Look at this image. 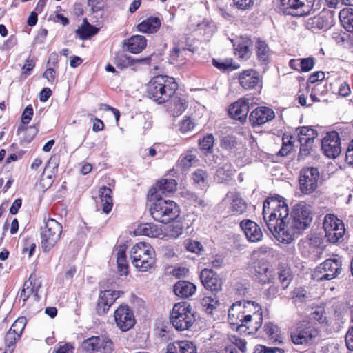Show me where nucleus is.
<instances>
[{"label": "nucleus", "instance_id": "60", "mask_svg": "<svg viewBox=\"0 0 353 353\" xmlns=\"http://www.w3.org/2000/svg\"><path fill=\"white\" fill-rule=\"evenodd\" d=\"M188 273V269L185 267L174 268L171 272V274L176 279L185 277Z\"/></svg>", "mask_w": 353, "mask_h": 353}, {"label": "nucleus", "instance_id": "55", "mask_svg": "<svg viewBox=\"0 0 353 353\" xmlns=\"http://www.w3.org/2000/svg\"><path fill=\"white\" fill-rule=\"evenodd\" d=\"M279 352L284 353V350L278 347H270L262 345H257L255 346L254 353H276Z\"/></svg>", "mask_w": 353, "mask_h": 353}, {"label": "nucleus", "instance_id": "18", "mask_svg": "<svg viewBox=\"0 0 353 353\" xmlns=\"http://www.w3.org/2000/svg\"><path fill=\"white\" fill-rule=\"evenodd\" d=\"M274 112L269 107L261 106L255 108L250 114L249 120L252 125H263L274 119Z\"/></svg>", "mask_w": 353, "mask_h": 353}, {"label": "nucleus", "instance_id": "4", "mask_svg": "<svg viewBox=\"0 0 353 353\" xmlns=\"http://www.w3.org/2000/svg\"><path fill=\"white\" fill-rule=\"evenodd\" d=\"M132 265L140 272H147L154 267L156 254L154 248L148 243L139 242L131 249Z\"/></svg>", "mask_w": 353, "mask_h": 353}, {"label": "nucleus", "instance_id": "36", "mask_svg": "<svg viewBox=\"0 0 353 353\" xmlns=\"http://www.w3.org/2000/svg\"><path fill=\"white\" fill-rule=\"evenodd\" d=\"M255 47L258 60L263 63H268L272 54V51L268 45L264 41L258 39Z\"/></svg>", "mask_w": 353, "mask_h": 353}, {"label": "nucleus", "instance_id": "19", "mask_svg": "<svg viewBox=\"0 0 353 353\" xmlns=\"http://www.w3.org/2000/svg\"><path fill=\"white\" fill-rule=\"evenodd\" d=\"M200 279L204 287L212 292H219L222 288V281L218 274L211 269L205 268L200 274Z\"/></svg>", "mask_w": 353, "mask_h": 353}, {"label": "nucleus", "instance_id": "40", "mask_svg": "<svg viewBox=\"0 0 353 353\" xmlns=\"http://www.w3.org/2000/svg\"><path fill=\"white\" fill-rule=\"evenodd\" d=\"M265 335L269 341L273 343H281L283 342L282 336L280 334L279 327L273 323H268L264 326Z\"/></svg>", "mask_w": 353, "mask_h": 353}, {"label": "nucleus", "instance_id": "57", "mask_svg": "<svg viewBox=\"0 0 353 353\" xmlns=\"http://www.w3.org/2000/svg\"><path fill=\"white\" fill-rule=\"evenodd\" d=\"M300 143L299 157H306L311 152L313 141H302Z\"/></svg>", "mask_w": 353, "mask_h": 353}, {"label": "nucleus", "instance_id": "1", "mask_svg": "<svg viewBox=\"0 0 353 353\" xmlns=\"http://www.w3.org/2000/svg\"><path fill=\"white\" fill-rule=\"evenodd\" d=\"M263 216L272 235L279 241L290 243L292 232L289 229V209L285 202L278 197L266 199L263 205Z\"/></svg>", "mask_w": 353, "mask_h": 353}, {"label": "nucleus", "instance_id": "38", "mask_svg": "<svg viewBox=\"0 0 353 353\" xmlns=\"http://www.w3.org/2000/svg\"><path fill=\"white\" fill-rule=\"evenodd\" d=\"M233 175L234 170L231 164L225 163L217 169L214 179L219 183H223L232 179Z\"/></svg>", "mask_w": 353, "mask_h": 353}, {"label": "nucleus", "instance_id": "31", "mask_svg": "<svg viewBox=\"0 0 353 353\" xmlns=\"http://www.w3.org/2000/svg\"><path fill=\"white\" fill-rule=\"evenodd\" d=\"M146 39L142 35H135L126 42L127 50L133 54L141 52L146 46Z\"/></svg>", "mask_w": 353, "mask_h": 353}, {"label": "nucleus", "instance_id": "45", "mask_svg": "<svg viewBox=\"0 0 353 353\" xmlns=\"http://www.w3.org/2000/svg\"><path fill=\"white\" fill-rule=\"evenodd\" d=\"M201 305L208 314H212L219 305V301L211 296H204L201 300Z\"/></svg>", "mask_w": 353, "mask_h": 353}, {"label": "nucleus", "instance_id": "12", "mask_svg": "<svg viewBox=\"0 0 353 353\" xmlns=\"http://www.w3.org/2000/svg\"><path fill=\"white\" fill-rule=\"evenodd\" d=\"M83 353H112L113 343L104 336H91L82 342Z\"/></svg>", "mask_w": 353, "mask_h": 353}, {"label": "nucleus", "instance_id": "33", "mask_svg": "<svg viewBox=\"0 0 353 353\" xmlns=\"http://www.w3.org/2000/svg\"><path fill=\"white\" fill-rule=\"evenodd\" d=\"M261 77L255 70H244V89H254L261 87Z\"/></svg>", "mask_w": 353, "mask_h": 353}, {"label": "nucleus", "instance_id": "51", "mask_svg": "<svg viewBox=\"0 0 353 353\" xmlns=\"http://www.w3.org/2000/svg\"><path fill=\"white\" fill-rule=\"evenodd\" d=\"M179 353H196L197 348L192 341L184 340L179 341Z\"/></svg>", "mask_w": 353, "mask_h": 353}, {"label": "nucleus", "instance_id": "35", "mask_svg": "<svg viewBox=\"0 0 353 353\" xmlns=\"http://www.w3.org/2000/svg\"><path fill=\"white\" fill-rule=\"evenodd\" d=\"M214 143V138L212 134H207L201 140L199 141L200 149L202 151H205V161L208 162V159L209 157H212L213 161L216 163L219 159L218 156H214L212 154L213 145Z\"/></svg>", "mask_w": 353, "mask_h": 353}, {"label": "nucleus", "instance_id": "54", "mask_svg": "<svg viewBox=\"0 0 353 353\" xmlns=\"http://www.w3.org/2000/svg\"><path fill=\"white\" fill-rule=\"evenodd\" d=\"M21 336L19 335L12 332L9 330L5 337L6 347L11 348V351H13L16 341Z\"/></svg>", "mask_w": 353, "mask_h": 353}, {"label": "nucleus", "instance_id": "16", "mask_svg": "<svg viewBox=\"0 0 353 353\" xmlns=\"http://www.w3.org/2000/svg\"><path fill=\"white\" fill-rule=\"evenodd\" d=\"M321 148L327 157L331 159L337 157L341 152V139L339 134L335 131L327 132L321 141Z\"/></svg>", "mask_w": 353, "mask_h": 353}, {"label": "nucleus", "instance_id": "39", "mask_svg": "<svg viewBox=\"0 0 353 353\" xmlns=\"http://www.w3.org/2000/svg\"><path fill=\"white\" fill-rule=\"evenodd\" d=\"M296 132L299 138V141H313L316 138L317 131L308 126H302L296 128Z\"/></svg>", "mask_w": 353, "mask_h": 353}, {"label": "nucleus", "instance_id": "41", "mask_svg": "<svg viewBox=\"0 0 353 353\" xmlns=\"http://www.w3.org/2000/svg\"><path fill=\"white\" fill-rule=\"evenodd\" d=\"M339 18L343 28L347 31L353 32V9H343L339 13Z\"/></svg>", "mask_w": 353, "mask_h": 353}, {"label": "nucleus", "instance_id": "46", "mask_svg": "<svg viewBox=\"0 0 353 353\" xmlns=\"http://www.w3.org/2000/svg\"><path fill=\"white\" fill-rule=\"evenodd\" d=\"M292 139V136L287 134L283 135L282 147L278 153L280 156L286 157L292 151L294 145Z\"/></svg>", "mask_w": 353, "mask_h": 353}, {"label": "nucleus", "instance_id": "47", "mask_svg": "<svg viewBox=\"0 0 353 353\" xmlns=\"http://www.w3.org/2000/svg\"><path fill=\"white\" fill-rule=\"evenodd\" d=\"M213 65L222 70H234L240 68V64L234 63L231 59H227L221 62L213 59Z\"/></svg>", "mask_w": 353, "mask_h": 353}, {"label": "nucleus", "instance_id": "24", "mask_svg": "<svg viewBox=\"0 0 353 353\" xmlns=\"http://www.w3.org/2000/svg\"><path fill=\"white\" fill-rule=\"evenodd\" d=\"M228 321L234 330H239L243 326V307L241 301H236L230 307Z\"/></svg>", "mask_w": 353, "mask_h": 353}, {"label": "nucleus", "instance_id": "3", "mask_svg": "<svg viewBox=\"0 0 353 353\" xmlns=\"http://www.w3.org/2000/svg\"><path fill=\"white\" fill-rule=\"evenodd\" d=\"M150 212L152 218L161 223H168L179 216V208L173 201L158 197L157 194H150Z\"/></svg>", "mask_w": 353, "mask_h": 353}, {"label": "nucleus", "instance_id": "27", "mask_svg": "<svg viewBox=\"0 0 353 353\" xmlns=\"http://www.w3.org/2000/svg\"><path fill=\"white\" fill-rule=\"evenodd\" d=\"M244 235L249 242L255 243L260 241L263 238V232L261 228L250 220L244 223Z\"/></svg>", "mask_w": 353, "mask_h": 353}, {"label": "nucleus", "instance_id": "10", "mask_svg": "<svg viewBox=\"0 0 353 353\" xmlns=\"http://www.w3.org/2000/svg\"><path fill=\"white\" fill-rule=\"evenodd\" d=\"M319 179V171L314 167L303 168L299 173V190L304 194L314 192L317 187Z\"/></svg>", "mask_w": 353, "mask_h": 353}, {"label": "nucleus", "instance_id": "5", "mask_svg": "<svg viewBox=\"0 0 353 353\" xmlns=\"http://www.w3.org/2000/svg\"><path fill=\"white\" fill-rule=\"evenodd\" d=\"M172 325L178 330H189L194 323L195 313L190 303L182 301L174 305L170 314Z\"/></svg>", "mask_w": 353, "mask_h": 353}, {"label": "nucleus", "instance_id": "64", "mask_svg": "<svg viewBox=\"0 0 353 353\" xmlns=\"http://www.w3.org/2000/svg\"><path fill=\"white\" fill-rule=\"evenodd\" d=\"M345 161L348 164L353 165V139L349 143L346 151Z\"/></svg>", "mask_w": 353, "mask_h": 353}, {"label": "nucleus", "instance_id": "37", "mask_svg": "<svg viewBox=\"0 0 353 353\" xmlns=\"http://www.w3.org/2000/svg\"><path fill=\"white\" fill-rule=\"evenodd\" d=\"M187 108V101L184 96L176 95L172 101L170 105V111L174 116L181 115Z\"/></svg>", "mask_w": 353, "mask_h": 353}, {"label": "nucleus", "instance_id": "9", "mask_svg": "<svg viewBox=\"0 0 353 353\" xmlns=\"http://www.w3.org/2000/svg\"><path fill=\"white\" fill-rule=\"evenodd\" d=\"M323 227L325 237L332 243H336L345 234V227L343 221L334 214H327L323 219Z\"/></svg>", "mask_w": 353, "mask_h": 353}, {"label": "nucleus", "instance_id": "26", "mask_svg": "<svg viewBox=\"0 0 353 353\" xmlns=\"http://www.w3.org/2000/svg\"><path fill=\"white\" fill-rule=\"evenodd\" d=\"M177 182L174 179H164L157 183L155 187L150 190L151 194H157L158 197L161 194L174 192L176 190Z\"/></svg>", "mask_w": 353, "mask_h": 353}, {"label": "nucleus", "instance_id": "25", "mask_svg": "<svg viewBox=\"0 0 353 353\" xmlns=\"http://www.w3.org/2000/svg\"><path fill=\"white\" fill-rule=\"evenodd\" d=\"M199 160L197 157L196 150L191 149L180 156L176 165L183 170H188L191 167L199 165Z\"/></svg>", "mask_w": 353, "mask_h": 353}, {"label": "nucleus", "instance_id": "63", "mask_svg": "<svg viewBox=\"0 0 353 353\" xmlns=\"http://www.w3.org/2000/svg\"><path fill=\"white\" fill-rule=\"evenodd\" d=\"M345 343L348 350H353V326L351 327L345 335Z\"/></svg>", "mask_w": 353, "mask_h": 353}, {"label": "nucleus", "instance_id": "15", "mask_svg": "<svg viewBox=\"0 0 353 353\" xmlns=\"http://www.w3.org/2000/svg\"><path fill=\"white\" fill-rule=\"evenodd\" d=\"M117 327L122 332L131 329L135 324V319L131 309L128 305H120L114 313Z\"/></svg>", "mask_w": 353, "mask_h": 353}, {"label": "nucleus", "instance_id": "30", "mask_svg": "<svg viewBox=\"0 0 353 353\" xmlns=\"http://www.w3.org/2000/svg\"><path fill=\"white\" fill-rule=\"evenodd\" d=\"M117 270L120 275H127L128 273V264L126 260V246L120 245L116 248Z\"/></svg>", "mask_w": 353, "mask_h": 353}, {"label": "nucleus", "instance_id": "14", "mask_svg": "<svg viewBox=\"0 0 353 353\" xmlns=\"http://www.w3.org/2000/svg\"><path fill=\"white\" fill-rule=\"evenodd\" d=\"M316 336V331L308 323L302 322L297 325L291 333V340L295 345H307L313 341Z\"/></svg>", "mask_w": 353, "mask_h": 353}, {"label": "nucleus", "instance_id": "56", "mask_svg": "<svg viewBox=\"0 0 353 353\" xmlns=\"http://www.w3.org/2000/svg\"><path fill=\"white\" fill-rule=\"evenodd\" d=\"M299 61L301 70L303 72H309L314 68V62L312 57L301 59Z\"/></svg>", "mask_w": 353, "mask_h": 353}, {"label": "nucleus", "instance_id": "62", "mask_svg": "<svg viewBox=\"0 0 353 353\" xmlns=\"http://www.w3.org/2000/svg\"><path fill=\"white\" fill-rule=\"evenodd\" d=\"M293 298L296 299L299 301H305V298H307L306 290L301 288L294 289L293 291Z\"/></svg>", "mask_w": 353, "mask_h": 353}, {"label": "nucleus", "instance_id": "20", "mask_svg": "<svg viewBox=\"0 0 353 353\" xmlns=\"http://www.w3.org/2000/svg\"><path fill=\"white\" fill-rule=\"evenodd\" d=\"M120 296V292L110 290L101 292L97 305V312L99 314L107 312L113 303Z\"/></svg>", "mask_w": 353, "mask_h": 353}, {"label": "nucleus", "instance_id": "61", "mask_svg": "<svg viewBox=\"0 0 353 353\" xmlns=\"http://www.w3.org/2000/svg\"><path fill=\"white\" fill-rule=\"evenodd\" d=\"M271 253V249L267 246H262L260 248L255 250L252 252L254 258H259L263 255H270Z\"/></svg>", "mask_w": 353, "mask_h": 353}, {"label": "nucleus", "instance_id": "8", "mask_svg": "<svg viewBox=\"0 0 353 353\" xmlns=\"http://www.w3.org/2000/svg\"><path fill=\"white\" fill-rule=\"evenodd\" d=\"M341 270L342 264L340 259H328L316 268L312 277L316 281H330L336 278Z\"/></svg>", "mask_w": 353, "mask_h": 353}, {"label": "nucleus", "instance_id": "6", "mask_svg": "<svg viewBox=\"0 0 353 353\" xmlns=\"http://www.w3.org/2000/svg\"><path fill=\"white\" fill-rule=\"evenodd\" d=\"M62 225L54 219H48L40 231L41 245L43 252H49L59 241Z\"/></svg>", "mask_w": 353, "mask_h": 353}, {"label": "nucleus", "instance_id": "44", "mask_svg": "<svg viewBox=\"0 0 353 353\" xmlns=\"http://www.w3.org/2000/svg\"><path fill=\"white\" fill-rule=\"evenodd\" d=\"M243 100L239 99L236 102L232 103L228 108L230 117L236 120L241 121L243 117Z\"/></svg>", "mask_w": 353, "mask_h": 353}, {"label": "nucleus", "instance_id": "32", "mask_svg": "<svg viewBox=\"0 0 353 353\" xmlns=\"http://www.w3.org/2000/svg\"><path fill=\"white\" fill-rule=\"evenodd\" d=\"M278 279L283 289H286L292 281V274L288 265L279 264L276 269Z\"/></svg>", "mask_w": 353, "mask_h": 353}, {"label": "nucleus", "instance_id": "17", "mask_svg": "<svg viewBox=\"0 0 353 353\" xmlns=\"http://www.w3.org/2000/svg\"><path fill=\"white\" fill-rule=\"evenodd\" d=\"M333 14L329 10H322L318 15L307 19L306 26L313 32L327 30L333 26Z\"/></svg>", "mask_w": 353, "mask_h": 353}, {"label": "nucleus", "instance_id": "43", "mask_svg": "<svg viewBox=\"0 0 353 353\" xmlns=\"http://www.w3.org/2000/svg\"><path fill=\"white\" fill-rule=\"evenodd\" d=\"M228 198L230 201L232 210L241 213V207L243 205L241 193L240 192L231 191L228 193Z\"/></svg>", "mask_w": 353, "mask_h": 353}, {"label": "nucleus", "instance_id": "11", "mask_svg": "<svg viewBox=\"0 0 353 353\" xmlns=\"http://www.w3.org/2000/svg\"><path fill=\"white\" fill-rule=\"evenodd\" d=\"M315 0H281V9L285 14L305 16L313 9Z\"/></svg>", "mask_w": 353, "mask_h": 353}, {"label": "nucleus", "instance_id": "29", "mask_svg": "<svg viewBox=\"0 0 353 353\" xmlns=\"http://www.w3.org/2000/svg\"><path fill=\"white\" fill-rule=\"evenodd\" d=\"M196 290V287L192 283L180 281L174 285V294L181 298H188L192 296Z\"/></svg>", "mask_w": 353, "mask_h": 353}, {"label": "nucleus", "instance_id": "52", "mask_svg": "<svg viewBox=\"0 0 353 353\" xmlns=\"http://www.w3.org/2000/svg\"><path fill=\"white\" fill-rule=\"evenodd\" d=\"M26 324L25 317L18 318L12 325L10 330L21 336Z\"/></svg>", "mask_w": 353, "mask_h": 353}, {"label": "nucleus", "instance_id": "22", "mask_svg": "<svg viewBox=\"0 0 353 353\" xmlns=\"http://www.w3.org/2000/svg\"><path fill=\"white\" fill-rule=\"evenodd\" d=\"M136 234L143 235L151 238L163 239L165 237L163 227L153 223H141L134 231Z\"/></svg>", "mask_w": 353, "mask_h": 353}, {"label": "nucleus", "instance_id": "28", "mask_svg": "<svg viewBox=\"0 0 353 353\" xmlns=\"http://www.w3.org/2000/svg\"><path fill=\"white\" fill-rule=\"evenodd\" d=\"M256 279L262 284L271 283L274 277L270 265L265 263H259L255 266Z\"/></svg>", "mask_w": 353, "mask_h": 353}, {"label": "nucleus", "instance_id": "48", "mask_svg": "<svg viewBox=\"0 0 353 353\" xmlns=\"http://www.w3.org/2000/svg\"><path fill=\"white\" fill-rule=\"evenodd\" d=\"M192 179L200 187H205L208 183V174L202 169L196 170L192 174Z\"/></svg>", "mask_w": 353, "mask_h": 353}, {"label": "nucleus", "instance_id": "53", "mask_svg": "<svg viewBox=\"0 0 353 353\" xmlns=\"http://www.w3.org/2000/svg\"><path fill=\"white\" fill-rule=\"evenodd\" d=\"M185 247L189 252L199 254L203 250V246L200 242L192 240H187L185 242Z\"/></svg>", "mask_w": 353, "mask_h": 353}, {"label": "nucleus", "instance_id": "58", "mask_svg": "<svg viewBox=\"0 0 353 353\" xmlns=\"http://www.w3.org/2000/svg\"><path fill=\"white\" fill-rule=\"evenodd\" d=\"M312 317L314 320L317 321L320 323H324L326 322L327 317L325 310L322 307H318L312 314Z\"/></svg>", "mask_w": 353, "mask_h": 353}, {"label": "nucleus", "instance_id": "59", "mask_svg": "<svg viewBox=\"0 0 353 353\" xmlns=\"http://www.w3.org/2000/svg\"><path fill=\"white\" fill-rule=\"evenodd\" d=\"M33 115V109L30 105H28L23 110L21 116V122L23 124H28L32 119Z\"/></svg>", "mask_w": 353, "mask_h": 353}, {"label": "nucleus", "instance_id": "42", "mask_svg": "<svg viewBox=\"0 0 353 353\" xmlns=\"http://www.w3.org/2000/svg\"><path fill=\"white\" fill-rule=\"evenodd\" d=\"M99 29L92 25H90L87 19H83V24L77 30V33L83 39H88L89 37L96 34L98 32Z\"/></svg>", "mask_w": 353, "mask_h": 353}, {"label": "nucleus", "instance_id": "23", "mask_svg": "<svg viewBox=\"0 0 353 353\" xmlns=\"http://www.w3.org/2000/svg\"><path fill=\"white\" fill-rule=\"evenodd\" d=\"M112 194V190L106 186H102L98 190L99 197L96 198V203L97 206L101 208L103 212L105 214H108L112 209L113 199Z\"/></svg>", "mask_w": 353, "mask_h": 353}, {"label": "nucleus", "instance_id": "2", "mask_svg": "<svg viewBox=\"0 0 353 353\" xmlns=\"http://www.w3.org/2000/svg\"><path fill=\"white\" fill-rule=\"evenodd\" d=\"M178 88L175 79L165 75L153 77L148 85V94L158 103H163L173 96Z\"/></svg>", "mask_w": 353, "mask_h": 353}, {"label": "nucleus", "instance_id": "13", "mask_svg": "<svg viewBox=\"0 0 353 353\" xmlns=\"http://www.w3.org/2000/svg\"><path fill=\"white\" fill-rule=\"evenodd\" d=\"M254 307L253 314L244 315V333L251 335L256 332L262 325L261 307L256 302L252 301H244V308Z\"/></svg>", "mask_w": 353, "mask_h": 353}, {"label": "nucleus", "instance_id": "21", "mask_svg": "<svg viewBox=\"0 0 353 353\" xmlns=\"http://www.w3.org/2000/svg\"><path fill=\"white\" fill-rule=\"evenodd\" d=\"M41 285V281L37 280L35 276L31 274L26 281L19 293V299L26 301L30 296L38 298V290Z\"/></svg>", "mask_w": 353, "mask_h": 353}, {"label": "nucleus", "instance_id": "34", "mask_svg": "<svg viewBox=\"0 0 353 353\" xmlns=\"http://www.w3.org/2000/svg\"><path fill=\"white\" fill-rule=\"evenodd\" d=\"M161 26L160 19L156 17H150L137 26L139 32L144 33H154L157 32Z\"/></svg>", "mask_w": 353, "mask_h": 353}, {"label": "nucleus", "instance_id": "50", "mask_svg": "<svg viewBox=\"0 0 353 353\" xmlns=\"http://www.w3.org/2000/svg\"><path fill=\"white\" fill-rule=\"evenodd\" d=\"M196 125L195 122L193 119H192L189 117H185L179 123V130L183 133H187L192 131Z\"/></svg>", "mask_w": 353, "mask_h": 353}, {"label": "nucleus", "instance_id": "49", "mask_svg": "<svg viewBox=\"0 0 353 353\" xmlns=\"http://www.w3.org/2000/svg\"><path fill=\"white\" fill-rule=\"evenodd\" d=\"M165 237L176 239L183 232V228L179 224L170 225L163 228Z\"/></svg>", "mask_w": 353, "mask_h": 353}, {"label": "nucleus", "instance_id": "7", "mask_svg": "<svg viewBox=\"0 0 353 353\" xmlns=\"http://www.w3.org/2000/svg\"><path fill=\"white\" fill-rule=\"evenodd\" d=\"M292 219L290 221L289 229L292 232V240L294 235L306 229L312 221L310 207L304 203H299L294 206Z\"/></svg>", "mask_w": 353, "mask_h": 353}]
</instances>
